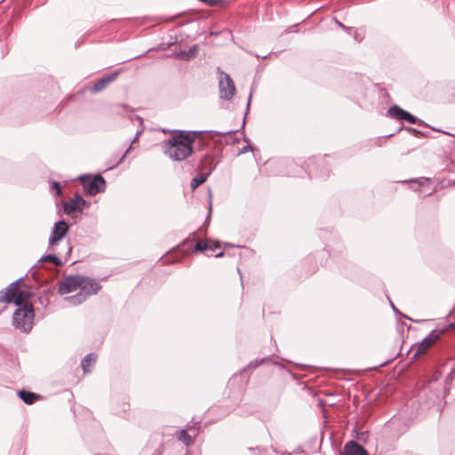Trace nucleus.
Here are the masks:
<instances>
[{
  "label": "nucleus",
  "instance_id": "nucleus-3",
  "mask_svg": "<svg viewBox=\"0 0 455 455\" xmlns=\"http://www.w3.org/2000/svg\"><path fill=\"white\" fill-rule=\"evenodd\" d=\"M20 281L21 278L11 283L5 290L0 291V302L10 303L13 300L16 306H21L26 297L23 291L18 292Z\"/></svg>",
  "mask_w": 455,
  "mask_h": 455
},
{
  "label": "nucleus",
  "instance_id": "nucleus-34",
  "mask_svg": "<svg viewBox=\"0 0 455 455\" xmlns=\"http://www.w3.org/2000/svg\"><path fill=\"white\" fill-rule=\"evenodd\" d=\"M449 328H450V329H451V330H453V331H455V321H454L453 323H451L449 324Z\"/></svg>",
  "mask_w": 455,
  "mask_h": 455
},
{
  "label": "nucleus",
  "instance_id": "nucleus-23",
  "mask_svg": "<svg viewBox=\"0 0 455 455\" xmlns=\"http://www.w3.org/2000/svg\"><path fill=\"white\" fill-rule=\"evenodd\" d=\"M353 36L354 38L357 41V42H361L363 41V39L364 38V32H360L358 30H354V34H353Z\"/></svg>",
  "mask_w": 455,
  "mask_h": 455
},
{
  "label": "nucleus",
  "instance_id": "nucleus-31",
  "mask_svg": "<svg viewBox=\"0 0 455 455\" xmlns=\"http://www.w3.org/2000/svg\"><path fill=\"white\" fill-rule=\"evenodd\" d=\"M210 133H214L216 135H228V132H213V131H210L209 132Z\"/></svg>",
  "mask_w": 455,
  "mask_h": 455
},
{
  "label": "nucleus",
  "instance_id": "nucleus-24",
  "mask_svg": "<svg viewBox=\"0 0 455 455\" xmlns=\"http://www.w3.org/2000/svg\"><path fill=\"white\" fill-rule=\"evenodd\" d=\"M186 52H188V59H190L196 55V53L198 52V48H197V46L195 45V46L191 47L188 51H186Z\"/></svg>",
  "mask_w": 455,
  "mask_h": 455
},
{
  "label": "nucleus",
  "instance_id": "nucleus-25",
  "mask_svg": "<svg viewBox=\"0 0 455 455\" xmlns=\"http://www.w3.org/2000/svg\"><path fill=\"white\" fill-rule=\"evenodd\" d=\"M52 190L56 192L58 196L61 194V187L60 184L57 181H54L52 186Z\"/></svg>",
  "mask_w": 455,
  "mask_h": 455
},
{
  "label": "nucleus",
  "instance_id": "nucleus-12",
  "mask_svg": "<svg viewBox=\"0 0 455 455\" xmlns=\"http://www.w3.org/2000/svg\"><path fill=\"white\" fill-rule=\"evenodd\" d=\"M85 204V200L81 196H76L68 203L64 204L63 211L66 214H71L74 212L82 211Z\"/></svg>",
  "mask_w": 455,
  "mask_h": 455
},
{
  "label": "nucleus",
  "instance_id": "nucleus-26",
  "mask_svg": "<svg viewBox=\"0 0 455 455\" xmlns=\"http://www.w3.org/2000/svg\"><path fill=\"white\" fill-rule=\"evenodd\" d=\"M263 362V360L261 361H259V360H255V361H252L249 364H248V368H257L259 365H260V363Z\"/></svg>",
  "mask_w": 455,
  "mask_h": 455
},
{
  "label": "nucleus",
  "instance_id": "nucleus-2",
  "mask_svg": "<svg viewBox=\"0 0 455 455\" xmlns=\"http://www.w3.org/2000/svg\"><path fill=\"white\" fill-rule=\"evenodd\" d=\"M35 314L33 305L25 303L22 307L16 309L12 315V324L16 329L28 332L33 327Z\"/></svg>",
  "mask_w": 455,
  "mask_h": 455
},
{
  "label": "nucleus",
  "instance_id": "nucleus-10",
  "mask_svg": "<svg viewBox=\"0 0 455 455\" xmlns=\"http://www.w3.org/2000/svg\"><path fill=\"white\" fill-rule=\"evenodd\" d=\"M80 286V292H82L86 298L91 295L96 294L101 288L100 283L92 278L84 276V281Z\"/></svg>",
  "mask_w": 455,
  "mask_h": 455
},
{
  "label": "nucleus",
  "instance_id": "nucleus-4",
  "mask_svg": "<svg viewBox=\"0 0 455 455\" xmlns=\"http://www.w3.org/2000/svg\"><path fill=\"white\" fill-rule=\"evenodd\" d=\"M238 129L229 131V152H233L236 156L247 152L249 149L253 150L249 141L244 138L243 133H237Z\"/></svg>",
  "mask_w": 455,
  "mask_h": 455
},
{
  "label": "nucleus",
  "instance_id": "nucleus-28",
  "mask_svg": "<svg viewBox=\"0 0 455 455\" xmlns=\"http://www.w3.org/2000/svg\"><path fill=\"white\" fill-rule=\"evenodd\" d=\"M178 56L185 59V60H188V52H186V51H181L178 53Z\"/></svg>",
  "mask_w": 455,
  "mask_h": 455
},
{
  "label": "nucleus",
  "instance_id": "nucleus-14",
  "mask_svg": "<svg viewBox=\"0 0 455 455\" xmlns=\"http://www.w3.org/2000/svg\"><path fill=\"white\" fill-rule=\"evenodd\" d=\"M218 73L220 98L226 100L228 99V74L221 71L220 68H218Z\"/></svg>",
  "mask_w": 455,
  "mask_h": 455
},
{
  "label": "nucleus",
  "instance_id": "nucleus-8",
  "mask_svg": "<svg viewBox=\"0 0 455 455\" xmlns=\"http://www.w3.org/2000/svg\"><path fill=\"white\" fill-rule=\"evenodd\" d=\"M68 226L66 221L60 220L55 223L49 238V247L56 245L68 233Z\"/></svg>",
  "mask_w": 455,
  "mask_h": 455
},
{
  "label": "nucleus",
  "instance_id": "nucleus-30",
  "mask_svg": "<svg viewBox=\"0 0 455 455\" xmlns=\"http://www.w3.org/2000/svg\"><path fill=\"white\" fill-rule=\"evenodd\" d=\"M407 131H408L409 132H411V133H415V134L419 133V132L418 130H416V129H414V128H411V127H408V128H407Z\"/></svg>",
  "mask_w": 455,
  "mask_h": 455
},
{
  "label": "nucleus",
  "instance_id": "nucleus-15",
  "mask_svg": "<svg viewBox=\"0 0 455 455\" xmlns=\"http://www.w3.org/2000/svg\"><path fill=\"white\" fill-rule=\"evenodd\" d=\"M18 395L27 404H33L41 397L40 395L26 390L19 391Z\"/></svg>",
  "mask_w": 455,
  "mask_h": 455
},
{
  "label": "nucleus",
  "instance_id": "nucleus-27",
  "mask_svg": "<svg viewBox=\"0 0 455 455\" xmlns=\"http://www.w3.org/2000/svg\"><path fill=\"white\" fill-rule=\"evenodd\" d=\"M235 86L233 83V81L229 78V95H232L235 93Z\"/></svg>",
  "mask_w": 455,
  "mask_h": 455
},
{
  "label": "nucleus",
  "instance_id": "nucleus-35",
  "mask_svg": "<svg viewBox=\"0 0 455 455\" xmlns=\"http://www.w3.org/2000/svg\"><path fill=\"white\" fill-rule=\"evenodd\" d=\"M244 124H245V116H243V122H242V124H241V128H243Z\"/></svg>",
  "mask_w": 455,
  "mask_h": 455
},
{
  "label": "nucleus",
  "instance_id": "nucleus-7",
  "mask_svg": "<svg viewBox=\"0 0 455 455\" xmlns=\"http://www.w3.org/2000/svg\"><path fill=\"white\" fill-rule=\"evenodd\" d=\"M440 339V334L435 331H432L425 339H423L419 343L415 344L412 347V351L414 352L413 356L417 357L422 354H424L429 347H431L438 339Z\"/></svg>",
  "mask_w": 455,
  "mask_h": 455
},
{
  "label": "nucleus",
  "instance_id": "nucleus-22",
  "mask_svg": "<svg viewBox=\"0 0 455 455\" xmlns=\"http://www.w3.org/2000/svg\"><path fill=\"white\" fill-rule=\"evenodd\" d=\"M209 248L210 244L204 240H198L195 245V251H208Z\"/></svg>",
  "mask_w": 455,
  "mask_h": 455
},
{
  "label": "nucleus",
  "instance_id": "nucleus-6",
  "mask_svg": "<svg viewBox=\"0 0 455 455\" xmlns=\"http://www.w3.org/2000/svg\"><path fill=\"white\" fill-rule=\"evenodd\" d=\"M84 281L83 275H70L66 277L59 286V293L61 295L68 294L70 292H73L76 291L77 289H80V286L82 285Z\"/></svg>",
  "mask_w": 455,
  "mask_h": 455
},
{
  "label": "nucleus",
  "instance_id": "nucleus-13",
  "mask_svg": "<svg viewBox=\"0 0 455 455\" xmlns=\"http://www.w3.org/2000/svg\"><path fill=\"white\" fill-rule=\"evenodd\" d=\"M345 455H369L364 447L355 441H349L344 446Z\"/></svg>",
  "mask_w": 455,
  "mask_h": 455
},
{
  "label": "nucleus",
  "instance_id": "nucleus-20",
  "mask_svg": "<svg viewBox=\"0 0 455 455\" xmlns=\"http://www.w3.org/2000/svg\"><path fill=\"white\" fill-rule=\"evenodd\" d=\"M205 181H206V177H205V176H204L203 174L198 175V176H196V177H194V178L191 180L190 187H191V188L194 190V189H196L197 187H199L200 185H202L203 183H204Z\"/></svg>",
  "mask_w": 455,
  "mask_h": 455
},
{
  "label": "nucleus",
  "instance_id": "nucleus-17",
  "mask_svg": "<svg viewBox=\"0 0 455 455\" xmlns=\"http://www.w3.org/2000/svg\"><path fill=\"white\" fill-rule=\"evenodd\" d=\"M86 299L87 298L80 291L75 295L65 298V299L73 306L80 305L81 303L85 301Z\"/></svg>",
  "mask_w": 455,
  "mask_h": 455
},
{
  "label": "nucleus",
  "instance_id": "nucleus-36",
  "mask_svg": "<svg viewBox=\"0 0 455 455\" xmlns=\"http://www.w3.org/2000/svg\"><path fill=\"white\" fill-rule=\"evenodd\" d=\"M390 303H391V306H392V308L394 309V311L397 312V310H396L395 307L394 306V304L392 302H390Z\"/></svg>",
  "mask_w": 455,
  "mask_h": 455
},
{
  "label": "nucleus",
  "instance_id": "nucleus-32",
  "mask_svg": "<svg viewBox=\"0 0 455 455\" xmlns=\"http://www.w3.org/2000/svg\"><path fill=\"white\" fill-rule=\"evenodd\" d=\"M130 148H131V146L129 147V148L126 150V152H125V153L122 156V157L120 158V160H119V164L124 160V158L125 157V156H126L127 152L130 150Z\"/></svg>",
  "mask_w": 455,
  "mask_h": 455
},
{
  "label": "nucleus",
  "instance_id": "nucleus-33",
  "mask_svg": "<svg viewBox=\"0 0 455 455\" xmlns=\"http://www.w3.org/2000/svg\"><path fill=\"white\" fill-rule=\"evenodd\" d=\"M188 430L193 431V432H195V435H197V432H196V429L193 427L189 426V425H188Z\"/></svg>",
  "mask_w": 455,
  "mask_h": 455
},
{
  "label": "nucleus",
  "instance_id": "nucleus-37",
  "mask_svg": "<svg viewBox=\"0 0 455 455\" xmlns=\"http://www.w3.org/2000/svg\"><path fill=\"white\" fill-rule=\"evenodd\" d=\"M444 132L445 134H447V135H450V136L455 137V135H454V134H451V133H450V132Z\"/></svg>",
  "mask_w": 455,
  "mask_h": 455
},
{
  "label": "nucleus",
  "instance_id": "nucleus-11",
  "mask_svg": "<svg viewBox=\"0 0 455 455\" xmlns=\"http://www.w3.org/2000/svg\"><path fill=\"white\" fill-rule=\"evenodd\" d=\"M121 71L122 69L115 70L112 73L97 80L93 85L92 91L94 92H99L104 90L110 83L114 82L117 78Z\"/></svg>",
  "mask_w": 455,
  "mask_h": 455
},
{
  "label": "nucleus",
  "instance_id": "nucleus-18",
  "mask_svg": "<svg viewBox=\"0 0 455 455\" xmlns=\"http://www.w3.org/2000/svg\"><path fill=\"white\" fill-rule=\"evenodd\" d=\"M220 248L218 244H216V245L210 244V248L208 249V251H205L206 255L208 257H215V258L221 257L224 255V252L222 251H220Z\"/></svg>",
  "mask_w": 455,
  "mask_h": 455
},
{
  "label": "nucleus",
  "instance_id": "nucleus-1",
  "mask_svg": "<svg viewBox=\"0 0 455 455\" xmlns=\"http://www.w3.org/2000/svg\"><path fill=\"white\" fill-rule=\"evenodd\" d=\"M203 133L198 131L173 130L172 137L163 141L164 153L173 161H183L194 151L196 138Z\"/></svg>",
  "mask_w": 455,
  "mask_h": 455
},
{
  "label": "nucleus",
  "instance_id": "nucleus-29",
  "mask_svg": "<svg viewBox=\"0 0 455 455\" xmlns=\"http://www.w3.org/2000/svg\"><path fill=\"white\" fill-rule=\"evenodd\" d=\"M337 23L339 24V26L340 28H344V29H346V30H347L349 33H350V31H352V30H353V28H346V27H345L341 22H339V21H337Z\"/></svg>",
  "mask_w": 455,
  "mask_h": 455
},
{
  "label": "nucleus",
  "instance_id": "nucleus-16",
  "mask_svg": "<svg viewBox=\"0 0 455 455\" xmlns=\"http://www.w3.org/2000/svg\"><path fill=\"white\" fill-rule=\"evenodd\" d=\"M97 359V355L93 353L88 354L85 355V357L82 360L81 366L83 368L84 373L86 374L90 372V363H95Z\"/></svg>",
  "mask_w": 455,
  "mask_h": 455
},
{
  "label": "nucleus",
  "instance_id": "nucleus-5",
  "mask_svg": "<svg viewBox=\"0 0 455 455\" xmlns=\"http://www.w3.org/2000/svg\"><path fill=\"white\" fill-rule=\"evenodd\" d=\"M80 180L84 191L90 196H96L104 190L106 182L100 174L95 175L93 178L90 176H81Z\"/></svg>",
  "mask_w": 455,
  "mask_h": 455
},
{
  "label": "nucleus",
  "instance_id": "nucleus-9",
  "mask_svg": "<svg viewBox=\"0 0 455 455\" xmlns=\"http://www.w3.org/2000/svg\"><path fill=\"white\" fill-rule=\"evenodd\" d=\"M389 116L394 117L397 120H404L409 124H417L418 119L409 112L403 110L400 107L394 105L387 110Z\"/></svg>",
  "mask_w": 455,
  "mask_h": 455
},
{
  "label": "nucleus",
  "instance_id": "nucleus-19",
  "mask_svg": "<svg viewBox=\"0 0 455 455\" xmlns=\"http://www.w3.org/2000/svg\"><path fill=\"white\" fill-rule=\"evenodd\" d=\"M178 439L187 446L190 445L193 443L190 435L188 433V428L179 432Z\"/></svg>",
  "mask_w": 455,
  "mask_h": 455
},
{
  "label": "nucleus",
  "instance_id": "nucleus-21",
  "mask_svg": "<svg viewBox=\"0 0 455 455\" xmlns=\"http://www.w3.org/2000/svg\"><path fill=\"white\" fill-rule=\"evenodd\" d=\"M44 261H51L56 266H61L62 264L61 260L57 256L52 254L42 256V258L39 259V262Z\"/></svg>",
  "mask_w": 455,
  "mask_h": 455
}]
</instances>
